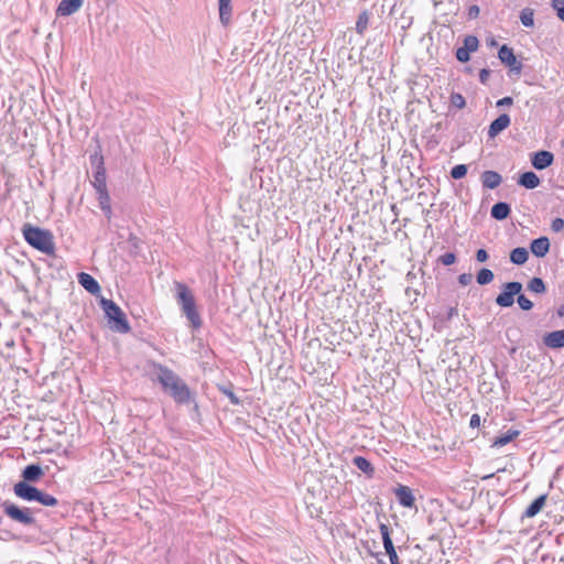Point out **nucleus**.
<instances>
[{"label":"nucleus","instance_id":"f257e3e1","mask_svg":"<svg viewBox=\"0 0 564 564\" xmlns=\"http://www.w3.org/2000/svg\"><path fill=\"white\" fill-rule=\"evenodd\" d=\"M155 380L161 384L164 393L177 404H187L193 401L194 393L187 383L167 367L155 366Z\"/></svg>","mask_w":564,"mask_h":564},{"label":"nucleus","instance_id":"f03ea898","mask_svg":"<svg viewBox=\"0 0 564 564\" xmlns=\"http://www.w3.org/2000/svg\"><path fill=\"white\" fill-rule=\"evenodd\" d=\"M174 296L181 312L193 329L197 330L202 327L203 321L197 310L195 296L191 289L183 282L174 281Z\"/></svg>","mask_w":564,"mask_h":564},{"label":"nucleus","instance_id":"7ed1b4c3","mask_svg":"<svg viewBox=\"0 0 564 564\" xmlns=\"http://www.w3.org/2000/svg\"><path fill=\"white\" fill-rule=\"evenodd\" d=\"M22 234L25 241L33 248L48 256L54 254V237L50 230L25 224Z\"/></svg>","mask_w":564,"mask_h":564},{"label":"nucleus","instance_id":"20e7f679","mask_svg":"<svg viewBox=\"0 0 564 564\" xmlns=\"http://www.w3.org/2000/svg\"><path fill=\"white\" fill-rule=\"evenodd\" d=\"M100 306L105 312L108 319V325L111 330L117 333H128L130 327L124 313L121 308L112 301L107 299L100 300Z\"/></svg>","mask_w":564,"mask_h":564},{"label":"nucleus","instance_id":"39448f33","mask_svg":"<svg viewBox=\"0 0 564 564\" xmlns=\"http://www.w3.org/2000/svg\"><path fill=\"white\" fill-rule=\"evenodd\" d=\"M522 291V283L518 281L507 282L496 297V304L500 307H510L514 303V296Z\"/></svg>","mask_w":564,"mask_h":564},{"label":"nucleus","instance_id":"423d86ee","mask_svg":"<svg viewBox=\"0 0 564 564\" xmlns=\"http://www.w3.org/2000/svg\"><path fill=\"white\" fill-rule=\"evenodd\" d=\"M4 513L12 520L22 523L24 525H32L35 523V519L30 514L29 509H20L18 506L10 501L2 503Z\"/></svg>","mask_w":564,"mask_h":564},{"label":"nucleus","instance_id":"0eeeda50","mask_svg":"<svg viewBox=\"0 0 564 564\" xmlns=\"http://www.w3.org/2000/svg\"><path fill=\"white\" fill-rule=\"evenodd\" d=\"M90 163L94 171V180L91 181L93 186L95 189H102L107 187L106 184V170L104 166V158L99 153H94L90 155Z\"/></svg>","mask_w":564,"mask_h":564},{"label":"nucleus","instance_id":"6e6552de","mask_svg":"<svg viewBox=\"0 0 564 564\" xmlns=\"http://www.w3.org/2000/svg\"><path fill=\"white\" fill-rule=\"evenodd\" d=\"M498 58L502 64L508 66L514 74H520L522 70V63L519 62L513 53V50L503 44L498 51Z\"/></svg>","mask_w":564,"mask_h":564},{"label":"nucleus","instance_id":"1a4fd4ad","mask_svg":"<svg viewBox=\"0 0 564 564\" xmlns=\"http://www.w3.org/2000/svg\"><path fill=\"white\" fill-rule=\"evenodd\" d=\"M554 162V155L552 152L546 150H540L533 153L531 158V164L534 169L541 171L551 166Z\"/></svg>","mask_w":564,"mask_h":564},{"label":"nucleus","instance_id":"9d476101","mask_svg":"<svg viewBox=\"0 0 564 564\" xmlns=\"http://www.w3.org/2000/svg\"><path fill=\"white\" fill-rule=\"evenodd\" d=\"M39 492L40 490L36 487L31 486L25 481H20L14 485V494L28 501H35Z\"/></svg>","mask_w":564,"mask_h":564},{"label":"nucleus","instance_id":"9b49d317","mask_svg":"<svg viewBox=\"0 0 564 564\" xmlns=\"http://www.w3.org/2000/svg\"><path fill=\"white\" fill-rule=\"evenodd\" d=\"M511 123L510 116L508 113L499 115L488 127V137L496 138L499 133H501L505 129H507Z\"/></svg>","mask_w":564,"mask_h":564},{"label":"nucleus","instance_id":"f8f14e48","mask_svg":"<svg viewBox=\"0 0 564 564\" xmlns=\"http://www.w3.org/2000/svg\"><path fill=\"white\" fill-rule=\"evenodd\" d=\"M394 495L398 499V502L404 508H413L415 505V498L413 496L412 489L404 485H399L394 489Z\"/></svg>","mask_w":564,"mask_h":564},{"label":"nucleus","instance_id":"ddd939ff","mask_svg":"<svg viewBox=\"0 0 564 564\" xmlns=\"http://www.w3.org/2000/svg\"><path fill=\"white\" fill-rule=\"evenodd\" d=\"M550 246V239L542 236L531 241L530 250L535 257L543 258L549 253Z\"/></svg>","mask_w":564,"mask_h":564},{"label":"nucleus","instance_id":"4468645a","mask_svg":"<svg viewBox=\"0 0 564 564\" xmlns=\"http://www.w3.org/2000/svg\"><path fill=\"white\" fill-rule=\"evenodd\" d=\"M543 343L551 349L564 348V329L550 332L544 335Z\"/></svg>","mask_w":564,"mask_h":564},{"label":"nucleus","instance_id":"2eb2a0df","mask_svg":"<svg viewBox=\"0 0 564 564\" xmlns=\"http://www.w3.org/2000/svg\"><path fill=\"white\" fill-rule=\"evenodd\" d=\"M78 282L79 284L90 294L97 295L100 292V285L97 282V280L85 272H82L78 274Z\"/></svg>","mask_w":564,"mask_h":564},{"label":"nucleus","instance_id":"dca6fc26","mask_svg":"<svg viewBox=\"0 0 564 564\" xmlns=\"http://www.w3.org/2000/svg\"><path fill=\"white\" fill-rule=\"evenodd\" d=\"M83 2L84 0H62L57 8V14L62 17L70 15L80 9Z\"/></svg>","mask_w":564,"mask_h":564},{"label":"nucleus","instance_id":"f3484780","mask_svg":"<svg viewBox=\"0 0 564 564\" xmlns=\"http://www.w3.org/2000/svg\"><path fill=\"white\" fill-rule=\"evenodd\" d=\"M480 178L482 186L489 189L497 188L502 182L501 175L498 172L490 170L482 172Z\"/></svg>","mask_w":564,"mask_h":564},{"label":"nucleus","instance_id":"a211bd4d","mask_svg":"<svg viewBox=\"0 0 564 564\" xmlns=\"http://www.w3.org/2000/svg\"><path fill=\"white\" fill-rule=\"evenodd\" d=\"M219 20L224 26H228L232 18L231 0H218Z\"/></svg>","mask_w":564,"mask_h":564},{"label":"nucleus","instance_id":"6ab92c4d","mask_svg":"<svg viewBox=\"0 0 564 564\" xmlns=\"http://www.w3.org/2000/svg\"><path fill=\"white\" fill-rule=\"evenodd\" d=\"M518 184L527 189H533L540 185V178L534 172L527 171L519 175Z\"/></svg>","mask_w":564,"mask_h":564},{"label":"nucleus","instance_id":"aec40b11","mask_svg":"<svg viewBox=\"0 0 564 564\" xmlns=\"http://www.w3.org/2000/svg\"><path fill=\"white\" fill-rule=\"evenodd\" d=\"M511 214V207L506 202H498L496 203L490 210L491 218L496 220H505L507 219Z\"/></svg>","mask_w":564,"mask_h":564},{"label":"nucleus","instance_id":"412c9836","mask_svg":"<svg viewBox=\"0 0 564 564\" xmlns=\"http://www.w3.org/2000/svg\"><path fill=\"white\" fill-rule=\"evenodd\" d=\"M546 501V495H541L536 497L525 509L523 512V518H533L535 517L544 507Z\"/></svg>","mask_w":564,"mask_h":564},{"label":"nucleus","instance_id":"4be33fe9","mask_svg":"<svg viewBox=\"0 0 564 564\" xmlns=\"http://www.w3.org/2000/svg\"><path fill=\"white\" fill-rule=\"evenodd\" d=\"M519 435H520V431L519 430L510 429L506 433H502V434L498 435L494 440L491 446L492 447H502V446L509 444L514 438H517Z\"/></svg>","mask_w":564,"mask_h":564},{"label":"nucleus","instance_id":"5701e85b","mask_svg":"<svg viewBox=\"0 0 564 564\" xmlns=\"http://www.w3.org/2000/svg\"><path fill=\"white\" fill-rule=\"evenodd\" d=\"M43 475V470L39 465L31 464L28 465L22 473V477L24 478V481H37Z\"/></svg>","mask_w":564,"mask_h":564},{"label":"nucleus","instance_id":"b1692460","mask_svg":"<svg viewBox=\"0 0 564 564\" xmlns=\"http://www.w3.org/2000/svg\"><path fill=\"white\" fill-rule=\"evenodd\" d=\"M529 259V252L523 247H517L510 252V261L516 265L524 264Z\"/></svg>","mask_w":564,"mask_h":564},{"label":"nucleus","instance_id":"393cba45","mask_svg":"<svg viewBox=\"0 0 564 564\" xmlns=\"http://www.w3.org/2000/svg\"><path fill=\"white\" fill-rule=\"evenodd\" d=\"M354 465L368 476H372L375 468L372 464L364 456H356L352 459Z\"/></svg>","mask_w":564,"mask_h":564},{"label":"nucleus","instance_id":"a878e982","mask_svg":"<svg viewBox=\"0 0 564 564\" xmlns=\"http://www.w3.org/2000/svg\"><path fill=\"white\" fill-rule=\"evenodd\" d=\"M369 20H370V14L367 10H364L362 12L359 13L357 22H356V32L359 35H364L365 32L367 31L368 25H369Z\"/></svg>","mask_w":564,"mask_h":564},{"label":"nucleus","instance_id":"bb28decb","mask_svg":"<svg viewBox=\"0 0 564 564\" xmlns=\"http://www.w3.org/2000/svg\"><path fill=\"white\" fill-rule=\"evenodd\" d=\"M96 192H97V195H98V200H99L100 208L106 214H110V210H111V208H110V197H109L107 187H105L102 189H96Z\"/></svg>","mask_w":564,"mask_h":564},{"label":"nucleus","instance_id":"cd10ccee","mask_svg":"<svg viewBox=\"0 0 564 564\" xmlns=\"http://www.w3.org/2000/svg\"><path fill=\"white\" fill-rule=\"evenodd\" d=\"M379 530L382 536L383 547L386 552L389 550L392 551V549H394V545L390 535V528L384 523H380Z\"/></svg>","mask_w":564,"mask_h":564},{"label":"nucleus","instance_id":"c85d7f7f","mask_svg":"<svg viewBox=\"0 0 564 564\" xmlns=\"http://www.w3.org/2000/svg\"><path fill=\"white\" fill-rule=\"evenodd\" d=\"M495 279V274L490 269L482 268L477 272L476 281L479 285H487Z\"/></svg>","mask_w":564,"mask_h":564},{"label":"nucleus","instance_id":"c756f323","mask_svg":"<svg viewBox=\"0 0 564 564\" xmlns=\"http://www.w3.org/2000/svg\"><path fill=\"white\" fill-rule=\"evenodd\" d=\"M528 290L536 294H542L546 291V286L541 278L534 276L529 281Z\"/></svg>","mask_w":564,"mask_h":564},{"label":"nucleus","instance_id":"7c9ffc66","mask_svg":"<svg viewBox=\"0 0 564 564\" xmlns=\"http://www.w3.org/2000/svg\"><path fill=\"white\" fill-rule=\"evenodd\" d=\"M520 21L523 26L532 28L534 25V11L530 8H524L520 12Z\"/></svg>","mask_w":564,"mask_h":564},{"label":"nucleus","instance_id":"2f4dec72","mask_svg":"<svg viewBox=\"0 0 564 564\" xmlns=\"http://www.w3.org/2000/svg\"><path fill=\"white\" fill-rule=\"evenodd\" d=\"M43 506L53 507L57 505V499L48 494H45L40 490L36 500Z\"/></svg>","mask_w":564,"mask_h":564},{"label":"nucleus","instance_id":"473e14b6","mask_svg":"<svg viewBox=\"0 0 564 564\" xmlns=\"http://www.w3.org/2000/svg\"><path fill=\"white\" fill-rule=\"evenodd\" d=\"M451 106L463 109L466 106L465 97L459 93H452L449 96Z\"/></svg>","mask_w":564,"mask_h":564},{"label":"nucleus","instance_id":"72a5a7b5","mask_svg":"<svg viewBox=\"0 0 564 564\" xmlns=\"http://www.w3.org/2000/svg\"><path fill=\"white\" fill-rule=\"evenodd\" d=\"M468 52L473 53L478 50L479 41L477 36L475 35H467L464 39V45H463Z\"/></svg>","mask_w":564,"mask_h":564},{"label":"nucleus","instance_id":"f704fd0d","mask_svg":"<svg viewBox=\"0 0 564 564\" xmlns=\"http://www.w3.org/2000/svg\"><path fill=\"white\" fill-rule=\"evenodd\" d=\"M467 165L466 164H457L451 170V176L454 180H460L465 177L467 174Z\"/></svg>","mask_w":564,"mask_h":564},{"label":"nucleus","instance_id":"c9c22d12","mask_svg":"<svg viewBox=\"0 0 564 564\" xmlns=\"http://www.w3.org/2000/svg\"><path fill=\"white\" fill-rule=\"evenodd\" d=\"M517 295H518L517 303L521 310H523V311L532 310L533 302L531 300H529L525 295L521 294V292Z\"/></svg>","mask_w":564,"mask_h":564},{"label":"nucleus","instance_id":"e433bc0d","mask_svg":"<svg viewBox=\"0 0 564 564\" xmlns=\"http://www.w3.org/2000/svg\"><path fill=\"white\" fill-rule=\"evenodd\" d=\"M438 262L446 267L451 265L456 262V254L454 252H445L440 256Z\"/></svg>","mask_w":564,"mask_h":564},{"label":"nucleus","instance_id":"4c0bfd02","mask_svg":"<svg viewBox=\"0 0 564 564\" xmlns=\"http://www.w3.org/2000/svg\"><path fill=\"white\" fill-rule=\"evenodd\" d=\"M550 228L554 234L562 232L564 230V219L561 217L552 219Z\"/></svg>","mask_w":564,"mask_h":564},{"label":"nucleus","instance_id":"58836bf2","mask_svg":"<svg viewBox=\"0 0 564 564\" xmlns=\"http://www.w3.org/2000/svg\"><path fill=\"white\" fill-rule=\"evenodd\" d=\"M455 56L457 61H459L460 63H466L470 59V52H468L464 46H462L456 50Z\"/></svg>","mask_w":564,"mask_h":564},{"label":"nucleus","instance_id":"ea45409f","mask_svg":"<svg viewBox=\"0 0 564 564\" xmlns=\"http://www.w3.org/2000/svg\"><path fill=\"white\" fill-rule=\"evenodd\" d=\"M221 392L229 399L230 403L234 405L240 404V399L230 390L227 388L221 389Z\"/></svg>","mask_w":564,"mask_h":564},{"label":"nucleus","instance_id":"a19ab883","mask_svg":"<svg viewBox=\"0 0 564 564\" xmlns=\"http://www.w3.org/2000/svg\"><path fill=\"white\" fill-rule=\"evenodd\" d=\"M473 281V274L471 273H462L458 275V282L462 285H468Z\"/></svg>","mask_w":564,"mask_h":564},{"label":"nucleus","instance_id":"79ce46f5","mask_svg":"<svg viewBox=\"0 0 564 564\" xmlns=\"http://www.w3.org/2000/svg\"><path fill=\"white\" fill-rule=\"evenodd\" d=\"M488 258H489V254L486 249L481 248L476 251V260L478 262H486L488 260Z\"/></svg>","mask_w":564,"mask_h":564},{"label":"nucleus","instance_id":"37998d69","mask_svg":"<svg viewBox=\"0 0 564 564\" xmlns=\"http://www.w3.org/2000/svg\"><path fill=\"white\" fill-rule=\"evenodd\" d=\"M386 553L389 556L391 564H401L395 549H392V551L389 550Z\"/></svg>","mask_w":564,"mask_h":564},{"label":"nucleus","instance_id":"c03bdc74","mask_svg":"<svg viewBox=\"0 0 564 564\" xmlns=\"http://www.w3.org/2000/svg\"><path fill=\"white\" fill-rule=\"evenodd\" d=\"M513 104V98L512 97H503L501 99H499L497 102H496V106L497 107H506V106H511Z\"/></svg>","mask_w":564,"mask_h":564},{"label":"nucleus","instance_id":"a18cd8bd","mask_svg":"<svg viewBox=\"0 0 564 564\" xmlns=\"http://www.w3.org/2000/svg\"><path fill=\"white\" fill-rule=\"evenodd\" d=\"M489 76H490V70L489 69H487V68L480 69V72H479V80H480L481 84H486L488 78H489Z\"/></svg>","mask_w":564,"mask_h":564},{"label":"nucleus","instance_id":"49530a36","mask_svg":"<svg viewBox=\"0 0 564 564\" xmlns=\"http://www.w3.org/2000/svg\"><path fill=\"white\" fill-rule=\"evenodd\" d=\"M479 7L474 4V6H470L469 9H468V17L470 19H476L478 15H479Z\"/></svg>","mask_w":564,"mask_h":564},{"label":"nucleus","instance_id":"de8ad7c7","mask_svg":"<svg viewBox=\"0 0 564 564\" xmlns=\"http://www.w3.org/2000/svg\"><path fill=\"white\" fill-rule=\"evenodd\" d=\"M479 425H480V416H479V414L475 413L470 417L469 426L475 429V427H478Z\"/></svg>","mask_w":564,"mask_h":564},{"label":"nucleus","instance_id":"09e8293b","mask_svg":"<svg viewBox=\"0 0 564 564\" xmlns=\"http://www.w3.org/2000/svg\"><path fill=\"white\" fill-rule=\"evenodd\" d=\"M458 315V310L456 307H449L446 313V319L451 321L453 317Z\"/></svg>","mask_w":564,"mask_h":564},{"label":"nucleus","instance_id":"8fccbe9b","mask_svg":"<svg viewBox=\"0 0 564 564\" xmlns=\"http://www.w3.org/2000/svg\"><path fill=\"white\" fill-rule=\"evenodd\" d=\"M552 7L556 10L558 13L560 9H564V0H552Z\"/></svg>","mask_w":564,"mask_h":564},{"label":"nucleus","instance_id":"3c124183","mask_svg":"<svg viewBox=\"0 0 564 564\" xmlns=\"http://www.w3.org/2000/svg\"><path fill=\"white\" fill-rule=\"evenodd\" d=\"M560 192H561V194H560V195H557V198H558L562 203H564V186H561V187H560Z\"/></svg>","mask_w":564,"mask_h":564},{"label":"nucleus","instance_id":"603ef678","mask_svg":"<svg viewBox=\"0 0 564 564\" xmlns=\"http://www.w3.org/2000/svg\"><path fill=\"white\" fill-rule=\"evenodd\" d=\"M557 17L564 22V9L558 10Z\"/></svg>","mask_w":564,"mask_h":564},{"label":"nucleus","instance_id":"864d4df0","mask_svg":"<svg viewBox=\"0 0 564 564\" xmlns=\"http://www.w3.org/2000/svg\"><path fill=\"white\" fill-rule=\"evenodd\" d=\"M557 314H558V316H564V306H562L557 310Z\"/></svg>","mask_w":564,"mask_h":564},{"label":"nucleus","instance_id":"5fc2aeb1","mask_svg":"<svg viewBox=\"0 0 564 564\" xmlns=\"http://www.w3.org/2000/svg\"><path fill=\"white\" fill-rule=\"evenodd\" d=\"M501 384H502V388L507 387L508 380L506 379Z\"/></svg>","mask_w":564,"mask_h":564},{"label":"nucleus","instance_id":"6e6d98bb","mask_svg":"<svg viewBox=\"0 0 564 564\" xmlns=\"http://www.w3.org/2000/svg\"><path fill=\"white\" fill-rule=\"evenodd\" d=\"M378 564H386V563L382 560H378Z\"/></svg>","mask_w":564,"mask_h":564}]
</instances>
